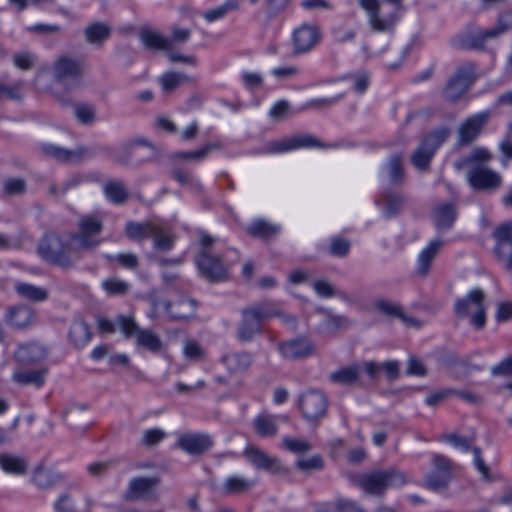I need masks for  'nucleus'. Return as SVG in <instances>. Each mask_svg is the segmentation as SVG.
Listing matches in <instances>:
<instances>
[{
  "label": "nucleus",
  "instance_id": "40",
  "mask_svg": "<svg viewBox=\"0 0 512 512\" xmlns=\"http://www.w3.org/2000/svg\"><path fill=\"white\" fill-rule=\"evenodd\" d=\"M45 370L16 371L13 380L19 384H34L40 387L44 383Z\"/></svg>",
  "mask_w": 512,
  "mask_h": 512
},
{
  "label": "nucleus",
  "instance_id": "16",
  "mask_svg": "<svg viewBox=\"0 0 512 512\" xmlns=\"http://www.w3.org/2000/svg\"><path fill=\"white\" fill-rule=\"evenodd\" d=\"M158 480L155 477H139L130 481L127 498L131 500H146L155 496Z\"/></svg>",
  "mask_w": 512,
  "mask_h": 512
},
{
  "label": "nucleus",
  "instance_id": "8",
  "mask_svg": "<svg viewBox=\"0 0 512 512\" xmlns=\"http://www.w3.org/2000/svg\"><path fill=\"white\" fill-rule=\"evenodd\" d=\"M117 323L120 331L126 336H135L137 344L151 352H158L162 348L160 338L150 330H141L138 328L132 316L119 315Z\"/></svg>",
  "mask_w": 512,
  "mask_h": 512
},
{
  "label": "nucleus",
  "instance_id": "14",
  "mask_svg": "<svg viewBox=\"0 0 512 512\" xmlns=\"http://www.w3.org/2000/svg\"><path fill=\"white\" fill-rule=\"evenodd\" d=\"M54 74L63 85L74 88L80 83L81 66L73 59L61 57L54 64Z\"/></svg>",
  "mask_w": 512,
  "mask_h": 512
},
{
  "label": "nucleus",
  "instance_id": "29",
  "mask_svg": "<svg viewBox=\"0 0 512 512\" xmlns=\"http://www.w3.org/2000/svg\"><path fill=\"white\" fill-rule=\"evenodd\" d=\"M240 8V0H225L223 3L204 11L201 16L207 23L222 20L229 12Z\"/></svg>",
  "mask_w": 512,
  "mask_h": 512
},
{
  "label": "nucleus",
  "instance_id": "51",
  "mask_svg": "<svg viewBox=\"0 0 512 512\" xmlns=\"http://www.w3.org/2000/svg\"><path fill=\"white\" fill-rule=\"evenodd\" d=\"M300 7L306 11H327L333 9V5L329 0H302Z\"/></svg>",
  "mask_w": 512,
  "mask_h": 512
},
{
  "label": "nucleus",
  "instance_id": "24",
  "mask_svg": "<svg viewBox=\"0 0 512 512\" xmlns=\"http://www.w3.org/2000/svg\"><path fill=\"white\" fill-rule=\"evenodd\" d=\"M440 238L431 240L419 253L417 258V272L426 275L431 267L432 261L443 246Z\"/></svg>",
  "mask_w": 512,
  "mask_h": 512
},
{
  "label": "nucleus",
  "instance_id": "58",
  "mask_svg": "<svg viewBox=\"0 0 512 512\" xmlns=\"http://www.w3.org/2000/svg\"><path fill=\"white\" fill-rule=\"evenodd\" d=\"M25 188V183L20 178L7 179L4 182V191L8 195H16L21 193Z\"/></svg>",
  "mask_w": 512,
  "mask_h": 512
},
{
  "label": "nucleus",
  "instance_id": "53",
  "mask_svg": "<svg viewBox=\"0 0 512 512\" xmlns=\"http://www.w3.org/2000/svg\"><path fill=\"white\" fill-rule=\"evenodd\" d=\"M24 95V90L22 84H16L10 87H6L4 85H0V100L3 99H11L18 100L21 99Z\"/></svg>",
  "mask_w": 512,
  "mask_h": 512
},
{
  "label": "nucleus",
  "instance_id": "21",
  "mask_svg": "<svg viewBox=\"0 0 512 512\" xmlns=\"http://www.w3.org/2000/svg\"><path fill=\"white\" fill-rule=\"evenodd\" d=\"M179 446L189 454H201L212 446L211 438L204 434H186L179 438Z\"/></svg>",
  "mask_w": 512,
  "mask_h": 512
},
{
  "label": "nucleus",
  "instance_id": "43",
  "mask_svg": "<svg viewBox=\"0 0 512 512\" xmlns=\"http://www.w3.org/2000/svg\"><path fill=\"white\" fill-rule=\"evenodd\" d=\"M377 203L382 210L383 215L386 218H390L399 212L403 204V199L399 195H390L378 200Z\"/></svg>",
  "mask_w": 512,
  "mask_h": 512
},
{
  "label": "nucleus",
  "instance_id": "15",
  "mask_svg": "<svg viewBox=\"0 0 512 512\" xmlns=\"http://www.w3.org/2000/svg\"><path fill=\"white\" fill-rule=\"evenodd\" d=\"M281 355L290 360L302 359L311 356L315 346L307 338H296L279 346Z\"/></svg>",
  "mask_w": 512,
  "mask_h": 512
},
{
  "label": "nucleus",
  "instance_id": "26",
  "mask_svg": "<svg viewBox=\"0 0 512 512\" xmlns=\"http://www.w3.org/2000/svg\"><path fill=\"white\" fill-rule=\"evenodd\" d=\"M26 460L18 455L3 453L0 454V468L6 474L21 476L27 470Z\"/></svg>",
  "mask_w": 512,
  "mask_h": 512
},
{
  "label": "nucleus",
  "instance_id": "32",
  "mask_svg": "<svg viewBox=\"0 0 512 512\" xmlns=\"http://www.w3.org/2000/svg\"><path fill=\"white\" fill-rule=\"evenodd\" d=\"M7 319L11 325L22 328L34 320V314L29 307L19 306L9 310Z\"/></svg>",
  "mask_w": 512,
  "mask_h": 512
},
{
  "label": "nucleus",
  "instance_id": "41",
  "mask_svg": "<svg viewBox=\"0 0 512 512\" xmlns=\"http://www.w3.org/2000/svg\"><path fill=\"white\" fill-rule=\"evenodd\" d=\"M190 80V76L185 73L178 72H167L159 78V82L164 92H171L181 84L189 82Z\"/></svg>",
  "mask_w": 512,
  "mask_h": 512
},
{
  "label": "nucleus",
  "instance_id": "63",
  "mask_svg": "<svg viewBox=\"0 0 512 512\" xmlns=\"http://www.w3.org/2000/svg\"><path fill=\"white\" fill-rule=\"evenodd\" d=\"M271 74L278 78H291L298 74V68L296 66H279L273 68Z\"/></svg>",
  "mask_w": 512,
  "mask_h": 512
},
{
  "label": "nucleus",
  "instance_id": "19",
  "mask_svg": "<svg viewBox=\"0 0 512 512\" xmlns=\"http://www.w3.org/2000/svg\"><path fill=\"white\" fill-rule=\"evenodd\" d=\"M488 117V112H481L468 118L459 129V141L469 143L474 140L486 124Z\"/></svg>",
  "mask_w": 512,
  "mask_h": 512
},
{
  "label": "nucleus",
  "instance_id": "5",
  "mask_svg": "<svg viewBox=\"0 0 512 512\" xmlns=\"http://www.w3.org/2000/svg\"><path fill=\"white\" fill-rule=\"evenodd\" d=\"M277 315V309L272 304H258L243 311V321L239 328V337L251 340L260 331L263 321Z\"/></svg>",
  "mask_w": 512,
  "mask_h": 512
},
{
  "label": "nucleus",
  "instance_id": "3",
  "mask_svg": "<svg viewBox=\"0 0 512 512\" xmlns=\"http://www.w3.org/2000/svg\"><path fill=\"white\" fill-rule=\"evenodd\" d=\"M75 250L79 249L71 245V236L64 240L56 235L45 236L38 248L39 254L43 259L64 268L71 265Z\"/></svg>",
  "mask_w": 512,
  "mask_h": 512
},
{
  "label": "nucleus",
  "instance_id": "11",
  "mask_svg": "<svg viewBox=\"0 0 512 512\" xmlns=\"http://www.w3.org/2000/svg\"><path fill=\"white\" fill-rule=\"evenodd\" d=\"M320 147L319 141L311 135H295L269 142L265 145V153L277 155L293 152L304 148Z\"/></svg>",
  "mask_w": 512,
  "mask_h": 512
},
{
  "label": "nucleus",
  "instance_id": "49",
  "mask_svg": "<svg viewBox=\"0 0 512 512\" xmlns=\"http://www.w3.org/2000/svg\"><path fill=\"white\" fill-rule=\"evenodd\" d=\"M110 34V29L106 24L94 23L87 27L86 36L90 42H98L106 39Z\"/></svg>",
  "mask_w": 512,
  "mask_h": 512
},
{
  "label": "nucleus",
  "instance_id": "4",
  "mask_svg": "<svg viewBox=\"0 0 512 512\" xmlns=\"http://www.w3.org/2000/svg\"><path fill=\"white\" fill-rule=\"evenodd\" d=\"M406 483V477L398 471H375L363 475L359 480L360 487L368 494L380 495L388 488L400 487Z\"/></svg>",
  "mask_w": 512,
  "mask_h": 512
},
{
  "label": "nucleus",
  "instance_id": "36",
  "mask_svg": "<svg viewBox=\"0 0 512 512\" xmlns=\"http://www.w3.org/2000/svg\"><path fill=\"white\" fill-rule=\"evenodd\" d=\"M279 230L280 227L278 225L262 219L255 220L247 228V232L250 235L261 238H269L278 233Z\"/></svg>",
  "mask_w": 512,
  "mask_h": 512
},
{
  "label": "nucleus",
  "instance_id": "54",
  "mask_svg": "<svg viewBox=\"0 0 512 512\" xmlns=\"http://www.w3.org/2000/svg\"><path fill=\"white\" fill-rule=\"evenodd\" d=\"M349 248L350 243L347 240L340 237H335L331 240L329 253L334 256L342 257L348 253Z\"/></svg>",
  "mask_w": 512,
  "mask_h": 512
},
{
  "label": "nucleus",
  "instance_id": "25",
  "mask_svg": "<svg viewBox=\"0 0 512 512\" xmlns=\"http://www.w3.org/2000/svg\"><path fill=\"white\" fill-rule=\"evenodd\" d=\"M244 453L247 460L257 469L275 471L279 468L278 462L275 458L268 456L263 451L255 447H247Z\"/></svg>",
  "mask_w": 512,
  "mask_h": 512
},
{
  "label": "nucleus",
  "instance_id": "31",
  "mask_svg": "<svg viewBox=\"0 0 512 512\" xmlns=\"http://www.w3.org/2000/svg\"><path fill=\"white\" fill-rule=\"evenodd\" d=\"M46 349L38 343L20 345L16 351V357L21 362H37L46 357Z\"/></svg>",
  "mask_w": 512,
  "mask_h": 512
},
{
  "label": "nucleus",
  "instance_id": "13",
  "mask_svg": "<svg viewBox=\"0 0 512 512\" xmlns=\"http://www.w3.org/2000/svg\"><path fill=\"white\" fill-rule=\"evenodd\" d=\"M300 407L303 416L307 420L312 421L324 415L327 409V399L322 392L309 390L302 394Z\"/></svg>",
  "mask_w": 512,
  "mask_h": 512
},
{
  "label": "nucleus",
  "instance_id": "35",
  "mask_svg": "<svg viewBox=\"0 0 512 512\" xmlns=\"http://www.w3.org/2000/svg\"><path fill=\"white\" fill-rule=\"evenodd\" d=\"M252 361V357L248 353L234 352L223 358L225 366L232 372H240L247 369Z\"/></svg>",
  "mask_w": 512,
  "mask_h": 512
},
{
  "label": "nucleus",
  "instance_id": "46",
  "mask_svg": "<svg viewBox=\"0 0 512 512\" xmlns=\"http://www.w3.org/2000/svg\"><path fill=\"white\" fill-rule=\"evenodd\" d=\"M101 287L107 295L117 296L128 291L129 283L117 277H110L101 282Z\"/></svg>",
  "mask_w": 512,
  "mask_h": 512
},
{
  "label": "nucleus",
  "instance_id": "47",
  "mask_svg": "<svg viewBox=\"0 0 512 512\" xmlns=\"http://www.w3.org/2000/svg\"><path fill=\"white\" fill-rule=\"evenodd\" d=\"M74 115L78 122L90 125L96 120L95 107L87 103H79L74 107Z\"/></svg>",
  "mask_w": 512,
  "mask_h": 512
},
{
  "label": "nucleus",
  "instance_id": "39",
  "mask_svg": "<svg viewBox=\"0 0 512 512\" xmlns=\"http://www.w3.org/2000/svg\"><path fill=\"white\" fill-rule=\"evenodd\" d=\"M254 481L243 478L239 475L229 476L223 486L222 491L224 493H241L254 486Z\"/></svg>",
  "mask_w": 512,
  "mask_h": 512
},
{
  "label": "nucleus",
  "instance_id": "50",
  "mask_svg": "<svg viewBox=\"0 0 512 512\" xmlns=\"http://www.w3.org/2000/svg\"><path fill=\"white\" fill-rule=\"evenodd\" d=\"M348 320L344 316L328 314L326 320L321 324L323 332H332L336 329L346 327Z\"/></svg>",
  "mask_w": 512,
  "mask_h": 512
},
{
  "label": "nucleus",
  "instance_id": "30",
  "mask_svg": "<svg viewBox=\"0 0 512 512\" xmlns=\"http://www.w3.org/2000/svg\"><path fill=\"white\" fill-rule=\"evenodd\" d=\"M157 222L158 221H148L142 223L131 221L126 224L125 231L128 238L135 241H141L152 237L153 232H155Z\"/></svg>",
  "mask_w": 512,
  "mask_h": 512
},
{
  "label": "nucleus",
  "instance_id": "28",
  "mask_svg": "<svg viewBox=\"0 0 512 512\" xmlns=\"http://www.w3.org/2000/svg\"><path fill=\"white\" fill-rule=\"evenodd\" d=\"M280 420L286 421V417L260 414L254 420V427L258 435L270 437L276 433Z\"/></svg>",
  "mask_w": 512,
  "mask_h": 512
},
{
  "label": "nucleus",
  "instance_id": "6",
  "mask_svg": "<svg viewBox=\"0 0 512 512\" xmlns=\"http://www.w3.org/2000/svg\"><path fill=\"white\" fill-rule=\"evenodd\" d=\"M202 250L196 258V265L200 273L209 280L220 281L227 276V267L223 265L218 258L212 255L210 245L213 240L208 235L200 238Z\"/></svg>",
  "mask_w": 512,
  "mask_h": 512
},
{
  "label": "nucleus",
  "instance_id": "61",
  "mask_svg": "<svg viewBox=\"0 0 512 512\" xmlns=\"http://www.w3.org/2000/svg\"><path fill=\"white\" fill-rule=\"evenodd\" d=\"M353 89L358 93H363L369 85V76L365 72H360L351 77Z\"/></svg>",
  "mask_w": 512,
  "mask_h": 512
},
{
  "label": "nucleus",
  "instance_id": "27",
  "mask_svg": "<svg viewBox=\"0 0 512 512\" xmlns=\"http://www.w3.org/2000/svg\"><path fill=\"white\" fill-rule=\"evenodd\" d=\"M375 307L382 314L390 317L399 318L403 323H405L408 326H419L418 321L405 315L402 310V307L397 303L381 299L376 301Z\"/></svg>",
  "mask_w": 512,
  "mask_h": 512
},
{
  "label": "nucleus",
  "instance_id": "22",
  "mask_svg": "<svg viewBox=\"0 0 512 512\" xmlns=\"http://www.w3.org/2000/svg\"><path fill=\"white\" fill-rule=\"evenodd\" d=\"M494 238L497 241V254L505 262L507 269L512 271V244L508 245L507 256L501 254L502 245L512 241V221L499 225L494 231Z\"/></svg>",
  "mask_w": 512,
  "mask_h": 512
},
{
  "label": "nucleus",
  "instance_id": "2",
  "mask_svg": "<svg viewBox=\"0 0 512 512\" xmlns=\"http://www.w3.org/2000/svg\"><path fill=\"white\" fill-rule=\"evenodd\" d=\"M454 310L457 317L469 318L470 324L481 329L486 323L485 294L481 289L470 290L464 297L456 300Z\"/></svg>",
  "mask_w": 512,
  "mask_h": 512
},
{
  "label": "nucleus",
  "instance_id": "23",
  "mask_svg": "<svg viewBox=\"0 0 512 512\" xmlns=\"http://www.w3.org/2000/svg\"><path fill=\"white\" fill-rule=\"evenodd\" d=\"M457 213L454 203H440L433 211V219L437 230L450 229L456 220Z\"/></svg>",
  "mask_w": 512,
  "mask_h": 512
},
{
  "label": "nucleus",
  "instance_id": "56",
  "mask_svg": "<svg viewBox=\"0 0 512 512\" xmlns=\"http://www.w3.org/2000/svg\"><path fill=\"white\" fill-rule=\"evenodd\" d=\"M283 445L286 449L294 453H301L310 449V445L300 439L285 438L283 439Z\"/></svg>",
  "mask_w": 512,
  "mask_h": 512
},
{
  "label": "nucleus",
  "instance_id": "17",
  "mask_svg": "<svg viewBox=\"0 0 512 512\" xmlns=\"http://www.w3.org/2000/svg\"><path fill=\"white\" fill-rule=\"evenodd\" d=\"M472 80L471 71L464 68L457 70L444 90L445 97L451 100L460 98L466 92Z\"/></svg>",
  "mask_w": 512,
  "mask_h": 512
},
{
  "label": "nucleus",
  "instance_id": "38",
  "mask_svg": "<svg viewBox=\"0 0 512 512\" xmlns=\"http://www.w3.org/2000/svg\"><path fill=\"white\" fill-rule=\"evenodd\" d=\"M15 290L20 297L32 301H43L48 297L45 289L29 283H16Z\"/></svg>",
  "mask_w": 512,
  "mask_h": 512
},
{
  "label": "nucleus",
  "instance_id": "57",
  "mask_svg": "<svg viewBox=\"0 0 512 512\" xmlns=\"http://www.w3.org/2000/svg\"><path fill=\"white\" fill-rule=\"evenodd\" d=\"M491 373L495 376H512V356L505 358L499 364L493 366Z\"/></svg>",
  "mask_w": 512,
  "mask_h": 512
},
{
  "label": "nucleus",
  "instance_id": "52",
  "mask_svg": "<svg viewBox=\"0 0 512 512\" xmlns=\"http://www.w3.org/2000/svg\"><path fill=\"white\" fill-rule=\"evenodd\" d=\"M35 59L34 54L28 51H23L14 55L13 63L17 68L27 70L33 66Z\"/></svg>",
  "mask_w": 512,
  "mask_h": 512
},
{
  "label": "nucleus",
  "instance_id": "62",
  "mask_svg": "<svg viewBox=\"0 0 512 512\" xmlns=\"http://www.w3.org/2000/svg\"><path fill=\"white\" fill-rule=\"evenodd\" d=\"M313 289L318 296L323 298H330L335 294L333 287L327 281L324 280L314 282Z\"/></svg>",
  "mask_w": 512,
  "mask_h": 512
},
{
  "label": "nucleus",
  "instance_id": "12",
  "mask_svg": "<svg viewBox=\"0 0 512 512\" xmlns=\"http://www.w3.org/2000/svg\"><path fill=\"white\" fill-rule=\"evenodd\" d=\"M467 182L474 190L492 191L500 187L501 176L484 165H476L467 174Z\"/></svg>",
  "mask_w": 512,
  "mask_h": 512
},
{
  "label": "nucleus",
  "instance_id": "60",
  "mask_svg": "<svg viewBox=\"0 0 512 512\" xmlns=\"http://www.w3.org/2000/svg\"><path fill=\"white\" fill-rule=\"evenodd\" d=\"M446 442L451 444L453 447L462 450L467 451L470 447L471 440L456 434H449L445 437Z\"/></svg>",
  "mask_w": 512,
  "mask_h": 512
},
{
  "label": "nucleus",
  "instance_id": "34",
  "mask_svg": "<svg viewBox=\"0 0 512 512\" xmlns=\"http://www.w3.org/2000/svg\"><path fill=\"white\" fill-rule=\"evenodd\" d=\"M141 42L143 45L152 50H167L170 48L171 40L165 38L160 33L147 30L141 33Z\"/></svg>",
  "mask_w": 512,
  "mask_h": 512
},
{
  "label": "nucleus",
  "instance_id": "33",
  "mask_svg": "<svg viewBox=\"0 0 512 512\" xmlns=\"http://www.w3.org/2000/svg\"><path fill=\"white\" fill-rule=\"evenodd\" d=\"M69 338L76 348H83L91 340L90 329L84 322H75L70 328Z\"/></svg>",
  "mask_w": 512,
  "mask_h": 512
},
{
  "label": "nucleus",
  "instance_id": "20",
  "mask_svg": "<svg viewBox=\"0 0 512 512\" xmlns=\"http://www.w3.org/2000/svg\"><path fill=\"white\" fill-rule=\"evenodd\" d=\"M433 463L436 471L427 477L426 484L432 489H437L447 483L451 462L448 458L437 455Z\"/></svg>",
  "mask_w": 512,
  "mask_h": 512
},
{
  "label": "nucleus",
  "instance_id": "64",
  "mask_svg": "<svg viewBox=\"0 0 512 512\" xmlns=\"http://www.w3.org/2000/svg\"><path fill=\"white\" fill-rule=\"evenodd\" d=\"M54 507L58 512H73L74 502L68 495L64 494L55 501Z\"/></svg>",
  "mask_w": 512,
  "mask_h": 512
},
{
  "label": "nucleus",
  "instance_id": "10",
  "mask_svg": "<svg viewBox=\"0 0 512 512\" xmlns=\"http://www.w3.org/2000/svg\"><path fill=\"white\" fill-rule=\"evenodd\" d=\"M320 40V28L314 24L303 23L292 33L293 53L295 55L307 54L316 47Z\"/></svg>",
  "mask_w": 512,
  "mask_h": 512
},
{
  "label": "nucleus",
  "instance_id": "9",
  "mask_svg": "<svg viewBox=\"0 0 512 512\" xmlns=\"http://www.w3.org/2000/svg\"><path fill=\"white\" fill-rule=\"evenodd\" d=\"M102 230V220L98 215H85L79 220V233L71 236V245L85 249L99 244L96 238Z\"/></svg>",
  "mask_w": 512,
  "mask_h": 512
},
{
  "label": "nucleus",
  "instance_id": "18",
  "mask_svg": "<svg viewBox=\"0 0 512 512\" xmlns=\"http://www.w3.org/2000/svg\"><path fill=\"white\" fill-rule=\"evenodd\" d=\"M379 177L383 184H396L404 177L402 158L399 155H393L380 166Z\"/></svg>",
  "mask_w": 512,
  "mask_h": 512
},
{
  "label": "nucleus",
  "instance_id": "42",
  "mask_svg": "<svg viewBox=\"0 0 512 512\" xmlns=\"http://www.w3.org/2000/svg\"><path fill=\"white\" fill-rule=\"evenodd\" d=\"M155 228V232H153L152 235L154 247L158 250L171 249L173 241L167 227L162 222L158 221Z\"/></svg>",
  "mask_w": 512,
  "mask_h": 512
},
{
  "label": "nucleus",
  "instance_id": "48",
  "mask_svg": "<svg viewBox=\"0 0 512 512\" xmlns=\"http://www.w3.org/2000/svg\"><path fill=\"white\" fill-rule=\"evenodd\" d=\"M182 350L184 357L188 360L198 361L205 357L203 347L195 340H186Z\"/></svg>",
  "mask_w": 512,
  "mask_h": 512
},
{
  "label": "nucleus",
  "instance_id": "37",
  "mask_svg": "<svg viewBox=\"0 0 512 512\" xmlns=\"http://www.w3.org/2000/svg\"><path fill=\"white\" fill-rule=\"evenodd\" d=\"M490 158L491 155L488 152V150H486L485 148L478 147L473 149V151L468 157L455 162L454 166L456 170H461L464 167L468 166L472 168L476 165H482L481 163L488 161Z\"/></svg>",
  "mask_w": 512,
  "mask_h": 512
},
{
  "label": "nucleus",
  "instance_id": "44",
  "mask_svg": "<svg viewBox=\"0 0 512 512\" xmlns=\"http://www.w3.org/2000/svg\"><path fill=\"white\" fill-rule=\"evenodd\" d=\"M103 189L106 198L113 203H122L127 198V190L119 181L107 182Z\"/></svg>",
  "mask_w": 512,
  "mask_h": 512
},
{
  "label": "nucleus",
  "instance_id": "55",
  "mask_svg": "<svg viewBox=\"0 0 512 512\" xmlns=\"http://www.w3.org/2000/svg\"><path fill=\"white\" fill-rule=\"evenodd\" d=\"M333 39L337 43H345L352 41L355 37V32L345 26H337L332 30Z\"/></svg>",
  "mask_w": 512,
  "mask_h": 512
},
{
  "label": "nucleus",
  "instance_id": "1",
  "mask_svg": "<svg viewBox=\"0 0 512 512\" xmlns=\"http://www.w3.org/2000/svg\"><path fill=\"white\" fill-rule=\"evenodd\" d=\"M358 1L366 11L368 23L375 32L391 33L402 17L397 6L383 5L378 0Z\"/></svg>",
  "mask_w": 512,
  "mask_h": 512
},
{
  "label": "nucleus",
  "instance_id": "45",
  "mask_svg": "<svg viewBox=\"0 0 512 512\" xmlns=\"http://www.w3.org/2000/svg\"><path fill=\"white\" fill-rule=\"evenodd\" d=\"M359 373L360 365L355 364L334 372L331 379L341 384H352L358 379Z\"/></svg>",
  "mask_w": 512,
  "mask_h": 512
},
{
  "label": "nucleus",
  "instance_id": "7",
  "mask_svg": "<svg viewBox=\"0 0 512 512\" xmlns=\"http://www.w3.org/2000/svg\"><path fill=\"white\" fill-rule=\"evenodd\" d=\"M448 135L449 130L445 127L438 128L429 133L413 153L411 158L413 165L419 170L426 169L434 152L447 139Z\"/></svg>",
  "mask_w": 512,
  "mask_h": 512
},
{
  "label": "nucleus",
  "instance_id": "59",
  "mask_svg": "<svg viewBox=\"0 0 512 512\" xmlns=\"http://www.w3.org/2000/svg\"><path fill=\"white\" fill-rule=\"evenodd\" d=\"M297 466L304 471L317 470L322 467V459L319 456L303 458L297 461Z\"/></svg>",
  "mask_w": 512,
  "mask_h": 512
}]
</instances>
